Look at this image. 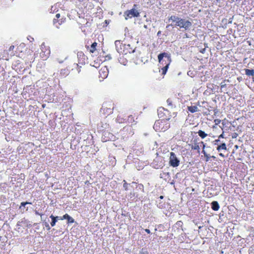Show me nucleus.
Here are the masks:
<instances>
[{"label":"nucleus","mask_w":254,"mask_h":254,"mask_svg":"<svg viewBox=\"0 0 254 254\" xmlns=\"http://www.w3.org/2000/svg\"><path fill=\"white\" fill-rule=\"evenodd\" d=\"M158 59L162 75H165L171 63V56L167 53H162L158 56Z\"/></svg>","instance_id":"nucleus-1"},{"label":"nucleus","mask_w":254,"mask_h":254,"mask_svg":"<svg viewBox=\"0 0 254 254\" xmlns=\"http://www.w3.org/2000/svg\"><path fill=\"white\" fill-rule=\"evenodd\" d=\"M115 45L117 51L121 54L127 55L134 52V46L127 42L123 43L121 41L117 40L115 41Z\"/></svg>","instance_id":"nucleus-2"},{"label":"nucleus","mask_w":254,"mask_h":254,"mask_svg":"<svg viewBox=\"0 0 254 254\" xmlns=\"http://www.w3.org/2000/svg\"><path fill=\"white\" fill-rule=\"evenodd\" d=\"M169 20H171L172 22L174 23V26H179L180 28H184L186 30L189 29L192 25L190 21L181 18L176 15H171L169 18Z\"/></svg>","instance_id":"nucleus-3"},{"label":"nucleus","mask_w":254,"mask_h":254,"mask_svg":"<svg viewBox=\"0 0 254 254\" xmlns=\"http://www.w3.org/2000/svg\"><path fill=\"white\" fill-rule=\"evenodd\" d=\"M115 108L112 101H106L103 103L102 108L100 109V113L107 117L113 113Z\"/></svg>","instance_id":"nucleus-4"},{"label":"nucleus","mask_w":254,"mask_h":254,"mask_svg":"<svg viewBox=\"0 0 254 254\" xmlns=\"http://www.w3.org/2000/svg\"><path fill=\"white\" fill-rule=\"evenodd\" d=\"M167 121L160 119L156 121L153 126L154 130L158 132L166 131L170 127V124Z\"/></svg>","instance_id":"nucleus-5"},{"label":"nucleus","mask_w":254,"mask_h":254,"mask_svg":"<svg viewBox=\"0 0 254 254\" xmlns=\"http://www.w3.org/2000/svg\"><path fill=\"white\" fill-rule=\"evenodd\" d=\"M177 112H174L171 115V112L164 107H160L158 109V115L159 118L162 119L161 120L169 121L172 116L175 118L177 116Z\"/></svg>","instance_id":"nucleus-6"},{"label":"nucleus","mask_w":254,"mask_h":254,"mask_svg":"<svg viewBox=\"0 0 254 254\" xmlns=\"http://www.w3.org/2000/svg\"><path fill=\"white\" fill-rule=\"evenodd\" d=\"M137 4H134L132 8L125 11L124 17L125 19H131L134 17H137L139 16V12L137 9Z\"/></svg>","instance_id":"nucleus-7"},{"label":"nucleus","mask_w":254,"mask_h":254,"mask_svg":"<svg viewBox=\"0 0 254 254\" xmlns=\"http://www.w3.org/2000/svg\"><path fill=\"white\" fill-rule=\"evenodd\" d=\"M169 164L174 168L178 167L180 164V160L177 157L175 153L171 152L170 153V159H169Z\"/></svg>","instance_id":"nucleus-8"},{"label":"nucleus","mask_w":254,"mask_h":254,"mask_svg":"<svg viewBox=\"0 0 254 254\" xmlns=\"http://www.w3.org/2000/svg\"><path fill=\"white\" fill-rule=\"evenodd\" d=\"M109 70L106 66L100 67L99 70V79L100 81L106 78L108 75Z\"/></svg>","instance_id":"nucleus-9"},{"label":"nucleus","mask_w":254,"mask_h":254,"mask_svg":"<svg viewBox=\"0 0 254 254\" xmlns=\"http://www.w3.org/2000/svg\"><path fill=\"white\" fill-rule=\"evenodd\" d=\"M61 18L60 13H57L56 15V18L53 19V24L56 27L59 28L61 25L64 23L65 21V18L62 17Z\"/></svg>","instance_id":"nucleus-10"},{"label":"nucleus","mask_w":254,"mask_h":254,"mask_svg":"<svg viewBox=\"0 0 254 254\" xmlns=\"http://www.w3.org/2000/svg\"><path fill=\"white\" fill-rule=\"evenodd\" d=\"M77 55L78 63L82 65L85 64L87 61V57L86 56L82 51L78 52Z\"/></svg>","instance_id":"nucleus-11"},{"label":"nucleus","mask_w":254,"mask_h":254,"mask_svg":"<svg viewBox=\"0 0 254 254\" xmlns=\"http://www.w3.org/2000/svg\"><path fill=\"white\" fill-rule=\"evenodd\" d=\"M179 102V98L177 97H170L167 100V103L169 107L172 109L175 108L176 104Z\"/></svg>","instance_id":"nucleus-12"},{"label":"nucleus","mask_w":254,"mask_h":254,"mask_svg":"<svg viewBox=\"0 0 254 254\" xmlns=\"http://www.w3.org/2000/svg\"><path fill=\"white\" fill-rule=\"evenodd\" d=\"M66 219L67 220V224H72L74 222V220L67 213L64 215L60 218L61 220Z\"/></svg>","instance_id":"nucleus-13"},{"label":"nucleus","mask_w":254,"mask_h":254,"mask_svg":"<svg viewBox=\"0 0 254 254\" xmlns=\"http://www.w3.org/2000/svg\"><path fill=\"white\" fill-rule=\"evenodd\" d=\"M70 72L69 68L65 67L61 69L60 70V75L62 77H64L69 75Z\"/></svg>","instance_id":"nucleus-14"},{"label":"nucleus","mask_w":254,"mask_h":254,"mask_svg":"<svg viewBox=\"0 0 254 254\" xmlns=\"http://www.w3.org/2000/svg\"><path fill=\"white\" fill-rule=\"evenodd\" d=\"M119 61L120 64L124 65H127L128 63V60L126 58V55L123 54L120 55L119 58Z\"/></svg>","instance_id":"nucleus-15"},{"label":"nucleus","mask_w":254,"mask_h":254,"mask_svg":"<svg viewBox=\"0 0 254 254\" xmlns=\"http://www.w3.org/2000/svg\"><path fill=\"white\" fill-rule=\"evenodd\" d=\"M12 66H13L14 69L16 70H18V69L22 68V64L18 60L15 61L13 64H12Z\"/></svg>","instance_id":"nucleus-16"},{"label":"nucleus","mask_w":254,"mask_h":254,"mask_svg":"<svg viewBox=\"0 0 254 254\" xmlns=\"http://www.w3.org/2000/svg\"><path fill=\"white\" fill-rule=\"evenodd\" d=\"M187 109L189 111H190L191 113H196L199 111L198 109L197 106H188Z\"/></svg>","instance_id":"nucleus-17"},{"label":"nucleus","mask_w":254,"mask_h":254,"mask_svg":"<svg viewBox=\"0 0 254 254\" xmlns=\"http://www.w3.org/2000/svg\"><path fill=\"white\" fill-rule=\"evenodd\" d=\"M246 74L248 76H253V82L254 83V69H245Z\"/></svg>","instance_id":"nucleus-18"},{"label":"nucleus","mask_w":254,"mask_h":254,"mask_svg":"<svg viewBox=\"0 0 254 254\" xmlns=\"http://www.w3.org/2000/svg\"><path fill=\"white\" fill-rule=\"evenodd\" d=\"M212 209L214 211H217L219 209V205L217 201L212 202Z\"/></svg>","instance_id":"nucleus-19"},{"label":"nucleus","mask_w":254,"mask_h":254,"mask_svg":"<svg viewBox=\"0 0 254 254\" xmlns=\"http://www.w3.org/2000/svg\"><path fill=\"white\" fill-rule=\"evenodd\" d=\"M73 65L74 67H75V70L77 71L78 73H79L81 71L82 64H78L74 63L73 64Z\"/></svg>","instance_id":"nucleus-20"},{"label":"nucleus","mask_w":254,"mask_h":254,"mask_svg":"<svg viewBox=\"0 0 254 254\" xmlns=\"http://www.w3.org/2000/svg\"><path fill=\"white\" fill-rule=\"evenodd\" d=\"M217 150L218 151H220L221 150H227V147H226V144L225 143H222L220 145H218L217 146Z\"/></svg>","instance_id":"nucleus-21"},{"label":"nucleus","mask_w":254,"mask_h":254,"mask_svg":"<svg viewBox=\"0 0 254 254\" xmlns=\"http://www.w3.org/2000/svg\"><path fill=\"white\" fill-rule=\"evenodd\" d=\"M96 46H97L96 42H95L92 44V45H91V47L90 48V50H89L90 52L91 53H94L95 52V51H96Z\"/></svg>","instance_id":"nucleus-22"},{"label":"nucleus","mask_w":254,"mask_h":254,"mask_svg":"<svg viewBox=\"0 0 254 254\" xmlns=\"http://www.w3.org/2000/svg\"><path fill=\"white\" fill-rule=\"evenodd\" d=\"M191 148V149L196 150L199 151V150H200L199 143L195 142L194 144H193L192 145Z\"/></svg>","instance_id":"nucleus-23"},{"label":"nucleus","mask_w":254,"mask_h":254,"mask_svg":"<svg viewBox=\"0 0 254 254\" xmlns=\"http://www.w3.org/2000/svg\"><path fill=\"white\" fill-rule=\"evenodd\" d=\"M50 217L52 219V222L50 223V225H51L52 227H54L57 222V217H55L53 215H51Z\"/></svg>","instance_id":"nucleus-24"},{"label":"nucleus","mask_w":254,"mask_h":254,"mask_svg":"<svg viewBox=\"0 0 254 254\" xmlns=\"http://www.w3.org/2000/svg\"><path fill=\"white\" fill-rule=\"evenodd\" d=\"M197 134H198L201 138H204L207 136V134L203 130H198V131H197Z\"/></svg>","instance_id":"nucleus-25"},{"label":"nucleus","mask_w":254,"mask_h":254,"mask_svg":"<svg viewBox=\"0 0 254 254\" xmlns=\"http://www.w3.org/2000/svg\"><path fill=\"white\" fill-rule=\"evenodd\" d=\"M66 58H67V56L64 55V56H63L62 58L58 57L57 58V60L59 63L62 64L64 62V61L66 59Z\"/></svg>","instance_id":"nucleus-26"},{"label":"nucleus","mask_w":254,"mask_h":254,"mask_svg":"<svg viewBox=\"0 0 254 254\" xmlns=\"http://www.w3.org/2000/svg\"><path fill=\"white\" fill-rule=\"evenodd\" d=\"M124 129L126 130L129 131V134L132 135L134 134V131L132 127L130 126L125 127Z\"/></svg>","instance_id":"nucleus-27"},{"label":"nucleus","mask_w":254,"mask_h":254,"mask_svg":"<svg viewBox=\"0 0 254 254\" xmlns=\"http://www.w3.org/2000/svg\"><path fill=\"white\" fill-rule=\"evenodd\" d=\"M134 117L132 115H130L128 116V118L127 119V122L128 123H133L134 122Z\"/></svg>","instance_id":"nucleus-28"},{"label":"nucleus","mask_w":254,"mask_h":254,"mask_svg":"<svg viewBox=\"0 0 254 254\" xmlns=\"http://www.w3.org/2000/svg\"><path fill=\"white\" fill-rule=\"evenodd\" d=\"M202 153L204 154V157L205 158V161L208 162L209 161L210 158V156L209 154L206 153L205 151L203 150L202 151Z\"/></svg>","instance_id":"nucleus-29"},{"label":"nucleus","mask_w":254,"mask_h":254,"mask_svg":"<svg viewBox=\"0 0 254 254\" xmlns=\"http://www.w3.org/2000/svg\"><path fill=\"white\" fill-rule=\"evenodd\" d=\"M117 121L119 122L120 124H121L124 122V119L122 118L120 116H118L117 117Z\"/></svg>","instance_id":"nucleus-30"},{"label":"nucleus","mask_w":254,"mask_h":254,"mask_svg":"<svg viewBox=\"0 0 254 254\" xmlns=\"http://www.w3.org/2000/svg\"><path fill=\"white\" fill-rule=\"evenodd\" d=\"M32 204L31 202H28V201L22 202L20 203V206L19 207V209H20L21 207H22V206H24L27 204Z\"/></svg>","instance_id":"nucleus-31"},{"label":"nucleus","mask_w":254,"mask_h":254,"mask_svg":"<svg viewBox=\"0 0 254 254\" xmlns=\"http://www.w3.org/2000/svg\"><path fill=\"white\" fill-rule=\"evenodd\" d=\"M128 184L127 183L125 180H124V188L126 191L128 190Z\"/></svg>","instance_id":"nucleus-32"},{"label":"nucleus","mask_w":254,"mask_h":254,"mask_svg":"<svg viewBox=\"0 0 254 254\" xmlns=\"http://www.w3.org/2000/svg\"><path fill=\"white\" fill-rule=\"evenodd\" d=\"M139 254H148V252L144 249H142L139 252Z\"/></svg>","instance_id":"nucleus-33"},{"label":"nucleus","mask_w":254,"mask_h":254,"mask_svg":"<svg viewBox=\"0 0 254 254\" xmlns=\"http://www.w3.org/2000/svg\"><path fill=\"white\" fill-rule=\"evenodd\" d=\"M221 122V120L220 119H214V123L216 125H218L220 124Z\"/></svg>","instance_id":"nucleus-34"},{"label":"nucleus","mask_w":254,"mask_h":254,"mask_svg":"<svg viewBox=\"0 0 254 254\" xmlns=\"http://www.w3.org/2000/svg\"><path fill=\"white\" fill-rule=\"evenodd\" d=\"M220 86H221V88H223L225 87L226 86V85L225 83V82H221Z\"/></svg>","instance_id":"nucleus-35"},{"label":"nucleus","mask_w":254,"mask_h":254,"mask_svg":"<svg viewBox=\"0 0 254 254\" xmlns=\"http://www.w3.org/2000/svg\"><path fill=\"white\" fill-rule=\"evenodd\" d=\"M69 68L70 70H75V67L73 66V64H71V65L70 66H69Z\"/></svg>","instance_id":"nucleus-36"},{"label":"nucleus","mask_w":254,"mask_h":254,"mask_svg":"<svg viewBox=\"0 0 254 254\" xmlns=\"http://www.w3.org/2000/svg\"><path fill=\"white\" fill-rule=\"evenodd\" d=\"M219 142V139H216L215 140H214L213 141L214 144V145H217L218 144V142Z\"/></svg>","instance_id":"nucleus-37"},{"label":"nucleus","mask_w":254,"mask_h":254,"mask_svg":"<svg viewBox=\"0 0 254 254\" xmlns=\"http://www.w3.org/2000/svg\"><path fill=\"white\" fill-rule=\"evenodd\" d=\"M145 231L149 234L150 233V231L148 229H145Z\"/></svg>","instance_id":"nucleus-38"},{"label":"nucleus","mask_w":254,"mask_h":254,"mask_svg":"<svg viewBox=\"0 0 254 254\" xmlns=\"http://www.w3.org/2000/svg\"><path fill=\"white\" fill-rule=\"evenodd\" d=\"M223 137H223V133L218 136V139L223 138Z\"/></svg>","instance_id":"nucleus-39"},{"label":"nucleus","mask_w":254,"mask_h":254,"mask_svg":"<svg viewBox=\"0 0 254 254\" xmlns=\"http://www.w3.org/2000/svg\"><path fill=\"white\" fill-rule=\"evenodd\" d=\"M219 155L221 157H225V155L222 153H219Z\"/></svg>","instance_id":"nucleus-40"},{"label":"nucleus","mask_w":254,"mask_h":254,"mask_svg":"<svg viewBox=\"0 0 254 254\" xmlns=\"http://www.w3.org/2000/svg\"><path fill=\"white\" fill-rule=\"evenodd\" d=\"M14 48V46L13 45H11L10 47V48H9V50H13Z\"/></svg>","instance_id":"nucleus-41"},{"label":"nucleus","mask_w":254,"mask_h":254,"mask_svg":"<svg viewBox=\"0 0 254 254\" xmlns=\"http://www.w3.org/2000/svg\"><path fill=\"white\" fill-rule=\"evenodd\" d=\"M213 158L214 160H215L216 158V157L214 156H210V158Z\"/></svg>","instance_id":"nucleus-42"},{"label":"nucleus","mask_w":254,"mask_h":254,"mask_svg":"<svg viewBox=\"0 0 254 254\" xmlns=\"http://www.w3.org/2000/svg\"><path fill=\"white\" fill-rule=\"evenodd\" d=\"M55 217H57V220H60V218H61V217H60V216H55Z\"/></svg>","instance_id":"nucleus-43"},{"label":"nucleus","mask_w":254,"mask_h":254,"mask_svg":"<svg viewBox=\"0 0 254 254\" xmlns=\"http://www.w3.org/2000/svg\"><path fill=\"white\" fill-rule=\"evenodd\" d=\"M36 214L37 215H40L41 216H42V214H41L39 213H38V212H37V211H36Z\"/></svg>","instance_id":"nucleus-44"},{"label":"nucleus","mask_w":254,"mask_h":254,"mask_svg":"<svg viewBox=\"0 0 254 254\" xmlns=\"http://www.w3.org/2000/svg\"><path fill=\"white\" fill-rule=\"evenodd\" d=\"M47 226V227H48V230H49V229H50V227H49V224H48L47 225V226Z\"/></svg>","instance_id":"nucleus-45"},{"label":"nucleus","mask_w":254,"mask_h":254,"mask_svg":"<svg viewBox=\"0 0 254 254\" xmlns=\"http://www.w3.org/2000/svg\"><path fill=\"white\" fill-rule=\"evenodd\" d=\"M159 198L160 199H163V195L160 196Z\"/></svg>","instance_id":"nucleus-46"},{"label":"nucleus","mask_w":254,"mask_h":254,"mask_svg":"<svg viewBox=\"0 0 254 254\" xmlns=\"http://www.w3.org/2000/svg\"><path fill=\"white\" fill-rule=\"evenodd\" d=\"M200 143H201V144H202V145H203V148H204V147H205V145L204 144V143H203V142H200Z\"/></svg>","instance_id":"nucleus-47"},{"label":"nucleus","mask_w":254,"mask_h":254,"mask_svg":"<svg viewBox=\"0 0 254 254\" xmlns=\"http://www.w3.org/2000/svg\"><path fill=\"white\" fill-rule=\"evenodd\" d=\"M205 49H204L203 50H202L201 51H200V52L201 53H204V51Z\"/></svg>","instance_id":"nucleus-48"},{"label":"nucleus","mask_w":254,"mask_h":254,"mask_svg":"<svg viewBox=\"0 0 254 254\" xmlns=\"http://www.w3.org/2000/svg\"><path fill=\"white\" fill-rule=\"evenodd\" d=\"M235 148H236V149L238 148V145H235Z\"/></svg>","instance_id":"nucleus-49"},{"label":"nucleus","mask_w":254,"mask_h":254,"mask_svg":"<svg viewBox=\"0 0 254 254\" xmlns=\"http://www.w3.org/2000/svg\"><path fill=\"white\" fill-rule=\"evenodd\" d=\"M180 223H182V222L181 221H179L178 222H177V223H178V224Z\"/></svg>","instance_id":"nucleus-50"},{"label":"nucleus","mask_w":254,"mask_h":254,"mask_svg":"<svg viewBox=\"0 0 254 254\" xmlns=\"http://www.w3.org/2000/svg\"><path fill=\"white\" fill-rule=\"evenodd\" d=\"M225 124V121H222V124L224 125Z\"/></svg>","instance_id":"nucleus-51"},{"label":"nucleus","mask_w":254,"mask_h":254,"mask_svg":"<svg viewBox=\"0 0 254 254\" xmlns=\"http://www.w3.org/2000/svg\"><path fill=\"white\" fill-rule=\"evenodd\" d=\"M160 31H158V33H157V35H159V34H160Z\"/></svg>","instance_id":"nucleus-52"},{"label":"nucleus","mask_w":254,"mask_h":254,"mask_svg":"<svg viewBox=\"0 0 254 254\" xmlns=\"http://www.w3.org/2000/svg\"><path fill=\"white\" fill-rule=\"evenodd\" d=\"M108 132H105L104 134H107Z\"/></svg>","instance_id":"nucleus-53"}]
</instances>
